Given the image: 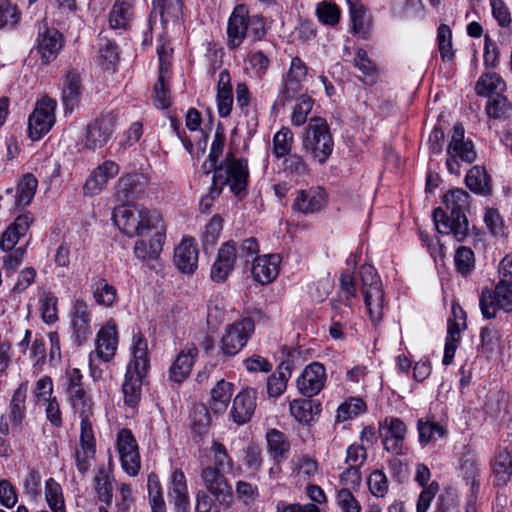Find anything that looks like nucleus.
<instances>
[{
  "mask_svg": "<svg viewBox=\"0 0 512 512\" xmlns=\"http://www.w3.org/2000/svg\"><path fill=\"white\" fill-rule=\"evenodd\" d=\"M444 205L433 211V220L437 231L441 234H452L462 242L469 234V223L465 212L469 208L470 195L463 189L450 190L444 195Z\"/></svg>",
  "mask_w": 512,
  "mask_h": 512,
  "instance_id": "1",
  "label": "nucleus"
},
{
  "mask_svg": "<svg viewBox=\"0 0 512 512\" xmlns=\"http://www.w3.org/2000/svg\"><path fill=\"white\" fill-rule=\"evenodd\" d=\"M149 353L147 339L140 333L133 336L132 359L130 360L122 384L124 403L135 407L142 392V382L149 369Z\"/></svg>",
  "mask_w": 512,
  "mask_h": 512,
  "instance_id": "2",
  "label": "nucleus"
},
{
  "mask_svg": "<svg viewBox=\"0 0 512 512\" xmlns=\"http://www.w3.org/2000/svg\"><path fill=\"white\" fill-rule=\"evenodd\" d=\"M112 219L128 237H143L153 229L162 228V219L158 212L150 211L137 204H123L115 207Z\"/></svg>",
  "mask_w": 512,
  "mask_h": 512,
  "instance_id": "3",
  "label": "nucleus"
},
{
  "mask_svg": "<svg viewBox=\"0 0 512 512\" xmlns=\"http://www.w3.org/2000/svg\"><path fill=\"white\" fill-rule=\"evenodd\" d=\"M249 177L248 163L246 159H238L232 153H228L225 159L218 165L212 177L210 194L218 197L224 186L228 185L234 195H239L247 187Z\"/></svg>",
  "mask_w": 512,
  "mask_h": 512,
  "instance_id": "4",
  "label": "nucleus"
},
{
  "mask_svg": "<svg viewBox=\"0 0 512 512\" xmlns=\"http://www.w3.org/2000/svg\"><path fill=\"white\" fill-rule=\"evenodd\" d=\"M361 293L367 308L370 320L374 325H378L384 315L385 297L382 281L371 265H362L360 267Z\"/></svg>",
  "mask_w": 512,
  "mask_h": 512,
  "instance_id": "5",
  "label": "nucleus"
},
{
  "mask_svg": "<svg viewBox=\"0 0 512 512\" xmlns=\"http://www.w3.org/2000/svg\"><path fill=\"white\" fill-rule=\"evenodd\" d=\"M303 148L310 152L320 164L326 162L334 148L329 125L324 118L313 117L306 128Z\"/></svg>",
  "mask_w": 512,
  "mask_h": 512,
  "instance_id": "6",
  "label": "nucleus"
},
{
  "mask_svg": "<svg viewBox=\"0 0 512 512\" xmlns=\"http://www.w3.org/2000/svg\"><path fill=\"white\" fill-rule=\"evenodd\" d=\"M56 107V100L48 96H43L37 101L28 119V132L33 141L40 140L53 127L56 121Z\"/></svg>",
  "mask_w": 512,
  "mask_h": 512,
  "instance_id": "7",
  "label": "nucleus"
},
{
  "mask_svg": "<svg viewBox=\"0 0 512 512\" xmlns=\"http://www.w3.org/2000/svg\"><path fill=\"white\" fill-rule=\"evenodd\" d=\"M447 168L452 174H459L458 159L465 163H472L476 159V152L472 141L464 140V127L457 123L453 127V133L448 149Z\"/></svg>",
  "mask_w": 512,
  "mask_h": 512,
  "instance_id": "8",
  "label": "nucleus"
},
{
  "mask_svg": "<svg viewBox=\"0 0 512 512\" xmlns=\"http://www.w3.org/2000/svg\"><path fill=\"white\" fill-rule=\"evenodd\" d=\"M479 305L482 315L487 319L494 318L499 309L505 312H511L512 284L500 280L494 291L487 288L483 289Z\"/></svg>",
  "mask_w": 512,
  "mask_h": 512,
  "instance_id": "9",
  "label": "nucleus"
},
{
  "mask_svg": "<svg viewBox=\"0 0 512 512\" xmlns=\"http://www.w3.org/2000/svg\"><path fill=\"white\" fill-rule=\"evenodd\" d=\"M254 329V321L251 318H244L228 325L221 338L220 347L223 354L226 356L238 354L246 345Z\"/></svg>",
  "mask_w": 512,
  "mask_h": 512,
  "instance_id": "10",
  "label": "nucleus"
},
{
  "mask_svg": "<svg viewBox=\"0 0 512 512\" xmlns=\"http://www.w3.org/2000/svg\"><path fill=\"white\" fill-rule=\"evenodd\" d=\"M201 479L206 490L221 505L230 506L233 502V491L225 473L217 468L204 467L201 472Z\"/></svg>",
  "mask_w": 512,
  "mask_h": 512,
  "instance_id": "11",
  "label": "nucleus"
},
{
  "mask_svg": "<svg viewBox=\"0 0 512 512\" xmlns=\"http://www.w3.org/2000/svg\"><path fill=\"white\" fill-rule=\"evenodd\" d=\"M308 74V68L299 57H293L290 68L286 74L283 88L279 93V102L284 106L294 98L301 95L303 81Z\"/></svg>",
  "mask_w": 512,
  "mask_h": 512,
  "instance_id": "12",
  "label": "nucleus"
},
{
  "mask_svg": "<svg viewBox=\"0 0 512 512\" xmlns=\"http://www.w3.org/2000/svg\"><path fill=\"white\" fill-rule=\"evenodd\" d=\"M407 428L399 418H386L379 425L384 449L394 455H402Z\"/></svg>",
  "mask_w": 512,
  "mask_h": 512,
  "instance_id": "13",
  "label": "nucleus"
},
{
  "mask_svg": "<svg viewBox=\"0 0 512 512\" xmlns=\"http://www.w3.org/2000/svg\"><path fill=\"white\" fill-rule=\"evenodd\" d=\"M70 318L72 339L77 346H81L92 334V312L89 305L82 299L75 300Z\"/></svg>",
  "mask_w": 512,
  "mask_h": 512,
  "instance_id": "14",
  "label": "nucleus"
},
{
  "mask_svg": "<svg viewBox=\"0 0 512 512\" xmlns=\"http://www.w3.org/2000/svg\"><path fill=\"white\" fill-rule=\"evenodd\" d=\"M115 129V119L112 115H102L88 124L84 139L87 149L95 150L107 144Z\"/></svg>",
  "mask_w": 512,
  "mask_h": 512,
  "instance_id": "15",
  "label": "nucleus"
},
{
  "mask_svg": "<svg viewBox=\"0 0 512 512\" xmlns=\"http://www.w3.org/2000/svg\"><path fill=\"white\" fill-rule=\"evenodd\" d=\"M326 371L323 364L313 362L306 366L297 379V387L300 393L306 397L317 395L324 387Z\"/></svg>",
  "mask_w": 512,
  "mask_h": 512,
  "instance_id": "16",
  "label": "nucleus"
},
{
  "mask_svg": "<svg viewBox=\"0 0 512 512\" xmlns=\"http://www.w3.org/2000/svg\"><path fill=\"white\" fill-rule=\"evenodd\" d=\"M119 173V165L112 160H106L98 165L87 178L83 186V192L87 196L99 194L108 181Z\"/></svg>",
  "mask_w": 512,
  "mask_h": 512,
  "instance_id": "17",
  "label": "nucleus"
},
{
  "mask_svg": "<svg viewBox=\"0 0 512 512\" xmlns=\"http://www.w3.org/2000/svg\"><path fill=\"white\" fill-rule=\"evenodd\" d=\"M250 18L248 8L244 4L237 5L228 21L227 35L228 44L231 48H237L243 42Z\"/></svg>",
  "mask_w": 512,
  "mask_h": 512,
  "instance_id": "18",
  "label": "nucleus"
},
{
  "mask_svg": "<svg viewBox=\"0 0 512 512\" xmlns=\"http://www.w3.org/2000/svg\"><path fill=\"white\" fill-rule=\"evenodd\" d=\"M62 34L55 28L40 27L38 34V49L41 53L42 63L49 64L56 58L63 47Z\"/></svg>",
  "mask_w": 512,
  "mask_h": 512,
  "instance_id": "19",
  "label": "nucleus"
},
{
  "mask_svg": "<svg viewBox=\"0 0 512 512\" xmlns=\"http://www.w3.org/2000/svg\"><path fill=\"white\" fill-rule=\"evenodd\" d=\"M236 261V245L233 241L224 243L211 267L210 276L214 282H224L234 268Z\"/></svg>",
  "mask_w": 512,
  "mask_h": 512,
  "instance_id": "20",
  "label": "nucleus"
},
{
  "mask_svg": "<svg viewBox=\"0 0 512 512\" xmlns=\"http://www.w3.org/2000/svg\"><path fill=\"white\" fill-rule=\"evenodd\" d=\"M96 453L93 429L80 430V447L75 449L76 467L79 473L85 475L91 466Z\"/></svg>",
  "mask_w": 512,
  "mask_h": 512,
  "instance_id": "21",
  "label": "nucleus"
},
{
  "mask_svg": "<svg viewBox=\"0 0 512 512\" xmlns=\"http://www.w3.org/2000/svg\"><path fill=\"white\" fill-rule=\"evenodd\" d=\"M256 391L252 388L242 390L233 400L231 415L238 425L248 422L256 407Z\"/></svg>",
  "mask_w": 512,
  "mask_h": 512,
  "instance_id": "22",
  "label": "nucleus"
},
{
  "mask_svg": "<svg viewBox=\"0 0 512 512\" xmlns=\"http://www.w3.org/2000/svg\"><path fill=\"white\" fill-rule=\"evenodd\" d=\"M198 350L195 346L185 347L176 357L169 368V380L182 383L191 373Z\"/></svg>",
  "mask_w": 512,
  "mask_h": 512,
  "instance_id": "23",
  "label": "nucleus"
},
{
  "mask_svg": "<svg viewBox=\"0 0 512 512\" xmlns=\"http://www.w3.org/2000/svg\"><path fill=\"white\" fill-rule=\"evenodd\" d=\"M117 345L118 335L116 324L108 322L97 333L96 354L101 360L108 362L114 357Z\"/></svg>",
  "mask_w": 512,
  "mask_h": 512,
  "instance_id": "24",
  "label": "nucleus"
},
{
  "mask_svg": "<svg viewBox=\"0 0 512 512\" xmlns=\"http://www.w3.org/2000/svg\"><path fill=\"white\" fill-rule=\"evenodd\" d=\"M280 257L278 254H269L256 257L253 261L252 274L261 284L272 282L279 273Z\"/></svg>",
  "mask_w": 512,
  "mask_h": 512,
  "instance_id": "25",
  "label": "nucleus"
},
{
  "mask_svg": "<svg viewBox=\"0 0 512 512\" xmlns=\"http://www.w3.org/2000/svg\"><path fill=\"white\" fill-rule=\"evenodd\" d=\"M174 262L183 273L192 274L198 264V249L192 239H184L175 249Z\"/></svg>",
  "mask_w": 512,
  "mask_h": 512,
  "instance_id": "26",
  "label": "nucleus"
},
{
  "mask_svg": "<svg viewBox=\"0 0 512 512\" xmlns=\"http://www.w3.org/2000/svg\"><path fill=\"white\" fill-rule=\"evenodd\" d=\"M147 179L140 174H129L121 177L116 185V196L119 201L138 198L145 190Z\"/></svg>",
  "mask_w": 512,
  "mask_h": 512,
  "instance_id": "27",
  "label": "nucleus"
},
{
  "mask_svg": "<svg viewBox=\"0 0 512 512\" xmlns=\"http://www.w3.org/2000/svg\"><path fill=\"white\" fill-rule=\"evenodd\" d=\"M82 79L76 69H71L65 75L62 88V101L65 108L73 111L78 105L82 95Z\"/></svg>",
  "mask_w": 512,
  "mask_h": 512,
  "instance_id": "28",
  "label": "nucleus"
},
{
  "mask_svg": "<svg viewBox=\"0 0 512 512\" xmlns=\"http://www.w3.org/2000/svg\"><path fill=\"white\" fill-rule=\"evenodd\" d=\"M32 217L29 214L18 216L12 224L1 234L0 247L4 251H11L21 236H24L28 231Z\"/></svg>",
  "mask_w": 512,
  "mask_h": 512,
  "instance_id": "29",
  "label": "nucleus"
},
{
  "mask_svg": "<svg viewBox=\"0 0 512 512\" xmlns=\"http://www.w3.org/2000/svg\"><path fill=\"white\" fill-rule=\"evenodd\" d=\"M324 205V194L317 188L298 191L292 207L301 213L308 214L320 211Z\"/></svg>",
  "mask_w": 512,
  "mask_h": 512,
  "instance_id": "30",
  "label": "nucleus"
},
{
  "mask_svg": "<svg viewBox=\"0 0 512 512\" xmlns=\"http://www.w3.org/2000/svg\"><path fill=\"white\" fill-rule=\"evenodd\" d=\"M93 488L97 499L107 506L113 501V475L109 468L99 466L93 478Z\"/></svg>",
  "mask_w": 512,
  "mask_h": 512,
  "instance_id": "31",
  "label": "nucleus"
},
{
  "mask_svg": "<svg viewBox=\"0 0 512 512\" xmlns=\"http://www.w3.org/2000/svg\"><path fill=\"white\" fill-rule=\"evenodd\" d=\"M134 17V0H116L110 13L109 24L113 29H127Z\"/></svg>",
  "mask_w": 512,
  "mask_h": 512,
  "instance_id": "32",
  "label": "nucleus"
},
{
  "mask_svg": "<svg viewBox=\"0 0 512 512\" xmlns=\"http://www.w3.org/2000/svg\"><path fill=\"white\" fill-rule=\"evenodd\" d=\"M155 233L147 242L144 239L138 240L134 247V253L138 259L143 261L155 259L162 250L164 234L160 228L154 229Z\"/></svg>",
  "mask_w": 512,
  "mask_h": 512,
  "instance_id": "33",
  "label": "nucleus"
},
{
  "mask_svg": "<svg viewBox=\"0 0 512 512\" xmlns=\"http://www.w3.org/2000/svg\"><path fill=\"white\" fill-rule=\"evenodd\" d=\"M320 411V403L310 399H297L290 403V413L299 423L309 424Z\"/></svg>",
  "mask_w": 512,
  "mask_h": 512,
  "instance_id": "34",
  "label": "nucleus"
},
{
  "mask_svg": "<svg viewBox=\"0 0 512 512\" xmlns=\"http://www.w3.org/2000/svg\"><path fill=\"white\" fill-rule=\"evenodd\" d=\"M268 452L276 462H280L286 457L290 450V442L284 433L277 429H270L266 433Z\"/></svg>",
  "mask_w": 512,
  "mask_h": 512,
  "instance_id": "35",
  "label": "nucleus"
},
{
  "mask_svg": "<svg viewBox=\"0 0 512 512\" xmlns=\"http://www.w3.org/2000/svg\"><path fill=\"white\" fill-rule=\"evenodd\" d=\"M465 183L476 194L488 195L491 192L490 177L483 167H472L465 177Z\"/></svg>",
  "mask_w": 512,
  "mask_h": 512,
  "instance_id": "36",
  "label": "nucleus"
},
{
  "mask_svg": "<svg viewBox=\"0 0 512 512\" xmlns=\"http://www.w3.org/2000/svg\"><path fill=\"white\" fill-rule=\"evenodd\" d=\"M233 394V384L219 380L211 390V409L215 413H222L226 411L228 404Z\"/></svg>",
  "mask_w": 512,
  "mask_h": 512,
  "instance_id": "37",
  "label": "nucleus"
},
{
  "mask_svg": "<svg viewBox=\"0 0 512 512\" xmlns=\"http://www.w3.org/2000/svg\"><path fill=\"white\" fill-rule=\"evenodd\" d=\"M91 290L93 298L101 306L111 307L117 299L116 288L103 278H94Z\"/></svg>",
  "mask_w": 512,
  "mask_h": 512,
  "instance_id": "38",
  "label": "nucleus"
},
{
  "mask_svg": "<svg viewBox=\"0 0 512 512\" xmlns=\"http://www.w3.org/2000/svg\"><path fill=\"white\" fill-rule=\"evenodd\" d=\"M291 376L290 366L281 363L276 372L267 379V393L271 397L280 396L286 389L288 378Z\"/></svg>",
  "mask_w": 512,
  "mask_h": 512,
  "instance_id": "39",
  "label": "nucleus"
},
{
  "mask_svg": "<svg viewBox=\"0 0 512 512\" xmlns=\"http://www.w3.org/2000/svg\"><path fill=\"white\" fill-rule=\"evenodd\" d=\"M505 88V83L496 73L482 75L476 83L475 91L479 96L494 97Z\"/></svg>",
  "mask_w": 512,
  "mask_h": 512,
  "instance_id": "40",
  "label": "nucleus"
},
{
  "mask_svg": "<svg viewBox=\"0 0 512 512\" xmlns=\"http://www.w3.org/2000/svg\"><path fill=\"white\" fill-rule=\"evenodd\" d=\"M210 455L212 457L213 465H209L208 467L217 468V470L223 471V473H229L233 470V459L229 455L224 444L218 441H213L210 447Z\"/></svg>",
  "mask_w": 512,
  "mask_h": 512,
  "instance_id": "41",
  "label": "nucleus"
},
{
  "mask_svg": "<svg viewBox=\"0 0 512 512\" xmlns=\"http://www.w3.org/2000/svg\"><path fill=\"white\" fill-rule=\"evenodd\" d=\"M171 489L174 494L175 505L185 511L189 505L186 478L181 470H175L171 477Z\"/></svg>",
  "mask_w": 512,
  "mask_h": 512,
  "instance_id": "42",
  "label": "nucleus"
},
{
  "mask_svg": "<svg viewBox=\"0 0 512 512\" xmlns=\"http://www.w3.org/2000/svg\"><path fill=\"white\" fill-rule=\"evenodd\" d=\"M492 467L497 481L503 484L507 483L512 476L511 453L506 449L498 452Z\"/></svg>",
  "mask_w": 512,
  "mask_h": 512,
  "instance_id": "43",
  "label": "nucleus"
},
{
  "mask_svg": "<svg viewBox=\"0 0 512 512\" xmlns=\"http://www.w3.org/2000/svg\"><path fill=\"white\" fill-rule=\"evenodd\" d=\"M486 112L490 118L508 119L512 117V103L503 95L491 97L486 105Z\"/></svg>",
  "mask_w": 512,
  "mask_h": 512,
  "instance_id": "44",
  "label": "nucleus"
},
{
  "mask_svg": "<svg viewBox=\"0 0 512 512\" xmlns=\"http://www.w3.org/2000/svg\"><path fill=\"white\" fill-rule=\"evenodd\" d=\"M38 185L36 177L30 173L25 174L17 186L16 204L17 206H27L32 201Z\"/></svg>",
  "mask_w": 512,
  "mask_h": 512,
  "instance_id": "45",
  "label": "nucleus"
},
{
  "mask_svg": "<svg viewBox=\"0 0 512 512\" xmlns=\"http://www.w3.org/2000/svg\"><path fill=\"white\" fill-rule=\"evenodd\" d=\"M45 499L53 512H66L62 488L53 478L45 482Z\"/></svg>",
  "mask_w": 512,
  "mask_h": 512,
  "instance_id": "46",
  "label": "nucleus"
},
{
  "mask_svg": "<svg viewBox=\"0 0 512 512\" xmlns=\"http://www.w3.org/2000/svg\"><path fill=\"white\" fill-rule=\"evenodd\" d=\"M211 423V416L205 404H195L191 411V428L198 435L207 432Z\"/></svg>",
  "mask_w": 512,
  "mask_h": 512,
  "instance_id": "47",
  "label": "nucleus"
},
{
  "mask_svg": "<svg viewBox=\"0 0 512 512\" xmlns=\"http://www.w3.org/2000/svg\"><path fill=\"white\" fill-rule=\"evenodd\" d=\"M27 394V383H21L19 387L15 390L11 403H10V412L12 421L15 424H20L25 417V401Z\"/></svg>",
  "mask_w": 512,
  "mask_h": 512,
  "instance_id": "48",
  "label": "nucleus"
},
{
  "mask_svg": "<svg viewBox=\"0 0 512 512\" xmlns=\"http://www.w3.org/2000/svg\"><path fill=\"white\" fill-rule=\"evenodd\" d=\"M293 144V133L287 128H281L273 137V154L282 158L290 154Z\"/></svg>",
  "mask_w": 512,
  "mask_h": 512,
  "instance_id": "49",
  "label": "nucleus"
},
{
  "mask_svg": "<svg viewBox=\"0 0 512 512\" xmlns=\"http://www.w3.org/2000/svg\"><path fill=\"white\" fill-rule=\"evenodd\" d=\"M167 74L168 72L161 71L153 88L154 103L158 108L161 109H166L171 105Z\"/></svg>",
  "mask_w": 512,
  "mask_h": 512,
  "instance_id": "50",
  "label": "nucleus"
},
{
  "mask_svg": "<svg viewBox=\"0 0 512 512\" xmlns=\"http://www.w3.org/2000/svg\"><path fill=\"white\" fill-rule=\"evenodd\" d=\"M316 15L322 24L335 26L340 20V9L334 2L322 1L316 7Z\"/></svg>",
  "mask_w": 512,
  "mask_h": 512,
  "instance_id": "51",
  "label": "nucleus"
},
{
  "mask_svg": "<svg viewBox=\"0 0 512 512\" xmlns=\"http://www.w3.org/2000/svg\"><path fill=\"white\" fill-rule=\"evenodd\" d=\"M418 432L422 444L430 443L446 435V430L440 424L422 420L418 421Z\"/></svg>",
  "mask_w": 512,
  "mask_h": 512,
  "instance_id": "52",
  "label": "nucleus"
},
{
  "mask_svg": "<svg viewBox=\"0 0 512 512\" xmlns=\"http://www.w3.org/2000/svg\"><path fill=\"white\" fill-rule=\"evenodd\" d=\"M456 270L462 275H469L475 266L474 252L465 246L459 247L454 256Z\"/></svg>",
  "mask_w": 512,
  "mask_h": 512,
  "instance_id": "53",
  "label": "nucleus"
},
{
  "mask_svg": "<svg viewBox=\"0 0 512 512\" xmlns=\"http://www.w3.org/2000/svg\"><path fill=\"white\" fill-rule=\"evenodd\" d=\"M313 105L314 100L310 96L301 94L297 98V103L295 104L292 112V124L295 126L303 125L306 122L307 116L311 112Z\"/></svg>",
  "mask_w": 512,
  "mask_h": 512,
  "instance_id": "54",
  "label": "nucleus"
},
{
  "mask_svg": "<svg viewBox=\"0 0 512 512\" xmlns=\"http://www.w3.org/2000/svg\"><path fill=\"white\" fill-rule=\"evenodd\" d=\"M439 52L443 61H451L454 57L452 49V32L448 25L441 24L437 30Z\"/></svg>",
  "mask_w": 512,
  "mask_h": 512,
  "instance_id": "55",
  "label": "nucleus"
},
{
  "mask_svg": "<svg viewBox=\"0 0 512 512\" xmlns=\"http://www.w3.org/2000/svg\"><path fill=\"white\" fill-rule=\"evenodd\" d=\"M221 230L222 218L219 215H214L205 226V231L202 236L203 247L205 250L213 249L219 238Z\"/></svg>",
  "mask_w": 512,
  "mask_h": 512,
  "instance_id": "56",
  "label": "nucleus"
},
{
  "mask_svg": "<svg viewBox=\"0 0 512 512\" xmlns=\"http://www.w3.org/2000/svg\"><path fill=\"white\" fill-rule=\"evenodd\" d=\"M71 406L77 412L81 418V429H92L90 417L93 415V402L91 397L87 394L83 398L76 400L71 403Z\"/></svg>",
  "mask_w": 512,
  "mask_h": 512,
  "instance_id": "57",
  "label": "nucleus"
},
{
  "mask_svg": "<svg viewBox=\"0 0 512 512\" xmlns=\"http://www.w3.org/2000/svg\"><path fill=\"white\" fill-rule=\"evenodd\" d=\"M365 409V403L360 398H351L341 404L337 410L336 420L343 422L359 415Z\"/></svg>",
  "mask_w": 512,
  "mask_h": 512,
  "instance_id": "58",
  "label": "nucleus"
},
{
  "mask_svg": "<svg viewBox=\"0 0 512 512\" xmlns=\"http://www.w3.org/2000/svg\"><path fill=\"white\" fill-rule=\"evenodd\" d=\"M41 313L45 323H54L57 319V304L58 299L52 292L43 293L41 299Z\"/></svg>",
  "mask_w": 512,
  "mask_h": 512,
  "instance_id": "59",
  "label": "nucleus"
},
{
  "mask_svg": "<svg viewBox=\"0 0 512 512\" xmlns=\"http://www.w3.org/2000/svg\"><path fill=\"white\" fill-rule=\"evenodd\" d=\"M349 4L353 32L357 34H366L367 23L364 7L361 4L353 3L351 0H349Z\"/></svg>",
  "mask_w": 512,
  "mask_h": 512,
  "instance_id": "60",
  "label": "nucleus"
},
{
  "mask_svg": "<svg viewBox=\"0 0 512 512\" xmlns=\"http://www.w3.org/2000/svg\"><path fill=\"white\" fill-rule=\"evenodd\" d=\"M354 64L365 77L370 78V82H374V78L377 73V66L368 57V54L365 50H357L354 58Z\"/></svg>",
  "mask_w": 512,
  "mask_h": 512,
  "instance_id": "61",
  "label": "nucleus"
},
{
  "mask_svg": "<svg viewBox=\"0 0 512 512\" xmlns=\"http://www.w3.org/2000/svg\"><path fill=\"white\" fill-rule=\"evenodd\" d=\"M370 492L376 497H383L388 491V480L382 470L373 471L368 478Z\"/></svg>",
  "mask_w": 512,
  "mask_h": 512,
  "instance_id": "62",
  "label": "nucleus"
},
{
  "mask_svg": "<svg viewBox=\"0 0 512 512\" xmlns=\"http://www.w3.org/2000/svg\"><path fill=\"white\" fill-rule=\"evenodd\" d=\"M236 495L237 498L242 501L245 505L253 504L259 496L257 486L252 485L249 482L240 480L236 483Z\"/></svg>",
  "mask_w": 512,
  "mask_h": 512,
  "instance_id": "63",
  "label": "nucleus"
},
{
  "mask_svg": "<svg viewBox=\"0 0 512 512\" xmlns=\"http://www.w3.org/2000/svg\"><path fill=\"white\" fill-rule=\"evenodd\" d=\"M342 512H360L361 506L349 489H341L336 496Z\"/></svg>",
  "mask_w": 512,
  "mask_h": 512,
  "instance_id": "64",
  "label": "nucleus"
}]
</instances>
